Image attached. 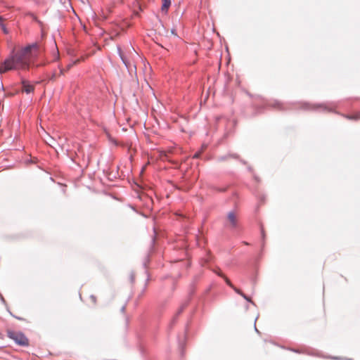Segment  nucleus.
I'll list each match as a JSON object with an SVG mask.
<instances>
[{
	"label": "nucleus",
	"mask_w": 360,
	"mask_h": 360,
	"mask_svg": "<svg viewBox=\"0 0 360 360\" xmlns=\"http://www.w3.org/2000/svg\"><path fill=\"white\" fill-rule=\"evenodd\" d=\"M39 53L37 44L29 45L17 52H13L0 64V73L3 74L12 70H27L33 58Z\"/></svg>",
	"instance_id": "nucleus-1"
},
{
	"label": "nucleus",
	"mask_w": 360,
	"mask_h": 360,
	"mask_svg": "<svg viewBox=\"0 0 360 360\" xmlns=\"http://www.w3.org/2000/svg\"><path fill=\"white\" fill-rule=\"evenodd\" d=\"M7 336L13 340L17 345L22 347H27L30 344L29 339L21 331L12 329L6 330Z\"/></svg>",
	"instance_id": "nucleus-2"
},
{
	"label": "nucleus",
	"mask_w": 360,
	"mask_h": 360,
	"mask_svg": "<svg viewBox=\"0 0 360 360\" xmlns=\"http://www.w3.org/2000/svg\"><path fill=\"white\" fill-rule=\"evenodd\" d=\"M238 224V216L236 212H230L227 215L226 226L231 229L236 228Z\"/></svg>",
	"instance_id": "nucleus-3"
},
{
	"label": "nucleus",
	"mask_w": 360,
	"mask_h": 360,
	"mask_svg": "<svg viewBox=\"0 0 360 360\" xmlns=\"http://www.w3.org/2000/svg\"><path fill=\"white\" fill-rule=\"evenodd\" d=\"M22 91L25 92L26 94H30L33 92L34 90V85L31 84L28 81L22 79Z\"/></svg>",
	"instance_id": "nucleus-4"
},
{
	"label": "nucleus",
	"mask_w": 360,
	"mask_h": 360,
	"mask_svg": "<svg viewBox=\"0 0 360 360\" xmlns=\"http://www.w3.org/2000/svg\"><path fill=\"white\" fill-rule=\"evenodd\" d=\"M84 59L83 58H81V59H77L76 60H75L72 63H70L67 65V67L64 69V68H60V72H59V75H63L65 74V72H68V70H70V68L75 65H77L78 64L81 60H83Z\"/></svg>",
	"instance_id": "nucleus-5"
},
{
	"label": "nucleus",
	"mask_w": 360,
	"mask_h": 360,
	"mask_svg": "<svg viewBox=\"0 0 360 360\" xmlns=\"http://www.w3.org/2000/svg\"><path fill=\"white\" fill-rule=\"evenodd\" d=\"M344 117L351 120H360V112H356L350 115H345Z\"/></svg>",
	"instance_id": "nucleus-6"
},
{
	"label": "nucleus",
	"mask_w": 360,
	"mask_h": 360,
	"mask_svg": "<svg viewBox=\"0 0 360 360\" xmlns=\"http://www.w3.org/2000/svg\"><path fill=\"white\" fill-rule=\"evenodd\" d=\"M162 5L161 7V10L162 12L167 13L169 7L171 5V0H162Z\"/></svg>",
	"instance_id": "nucleus-7"
},
{
	"label": "nucleus",
	"mask_w": 360,
	"mask_h": 360,
	"mask_svg": "<svg viewBox=\"0 0 360 360\" xmlns=\"http://www.w3.org/2000/svg\"><path fill=\"white\" fill-rule=\"evenodd\" d=\"M89 300L93 304L96 305L97 304V297L96 295H90Z\"/></svg>",
	"instance_id": "nucleus-8"
},
{
	"label": "nucleus",
	"mask_w": 360,
	"mask_h": 360,
	"mask_svg": "<svg viewBox=\"0 0 360 360\" xmlns=\"http://www.w3.org/2000/svg\"><path fill=\"white\" fill-rule=\"evenodd\" d=\"M221 277L224 278L227 285H229L231 288H233V285L231 283V281L225 276V275L221 274Z\"/></svg>",
	"instance_id": "nucleus-9"
},
{
	"label": "nucleus",
	"mask_w": 360,
	"mask_h": 360,
	"mask_svg": "<svg viewBox=\"0 0 360 360\" xmlns=\"http://www.w3.org/2000/svg\"><path fill=\"white\" fill-rule=\"evenodd\" d=\"M60 75L59 74H56V73H53V75H51L50 79L52 80V81H56Z\"/></svg>",
	"instance_id": "nucleus-10"
},
{
	"label": "nucleus",
	"mask_w": 360,
	"mask_h": 360,
	"mask_svg": "<svg viewBox=\"0 0 360 360\" xmlns=\"http://www.w3.org/2000/svg\"><path fill=\"white\" fill-rule=\"evenodd\" d=\"M0 27L2 30V31L5 33V34H8V30H7V28L6 27V25H4V23H1L0 25Z\"/></svg>",
	"instance_id": "nucleus-11"
},
{
	"label": "nucleus",
	"mask_w": 360,
	"mask_h": 360,
	"mask_svg": "<svg viewBox=\"0 0 360 360\" xmlns=\"http://www.w3.org/2000/svg\"><path fill=\"white\" fill-rule=\"evenodd\" d=\"M232 288L233 289V290H234L236 293L239 294L240 295H241V296H242V295H243V292L240 289H238V288H236L234 285H233V288Z\"/></svg>",
	"instance_id": "nucleus-12"
},
{
	"label": "nucleus",
	"mask_w": 360,
	"mask_h": 360,
	"mask_svg": "<svg viewBox=\"0 0 360 360\" xmlns=\"http://www.w3.org/2000/svg\"><path fill=\"white\" fill-rule=\"evenodd\" d=\"M120 57H121V58H122V60L123 63L125 64V65H126L127 68H129V63H128V62L126 60V59L123 57V56L122 55V53H120Z\"/></svg>",
	"instance_id": "nucleus-13"
},
{
	"label": "nucleus",
	"mask_w": 360,
	"mask_h": 360,
	"mask_svg": "<svg viewBox=\"0 0 360 360\" xmlns=\"http://www.w3.org/2000/svg\"><path fill=\"white\" fill-rule=\"evenodd\" d=\"M242 297H243L244 299H245L247 301L252 302L251 299H250L249 297H248L247 295H245L244 293H243V295H242Z\"/></svg>",
	"instance_id": "nucleus-14"
},
{
	"label": "nucleus",
	"mask_w": 360,
	"mask_h": 360,
	"mask_svg": "<svg viewBox=\"0 0 360 360\" xmlns=\"http://www.w3.org/2000/svg\"><path fill=\"white\" fill-rule=\"evenodd\" d=\"M199 156H200V153H196L193 155V158H198Z\"/></svg>",
	"instance_id": "nucleus-15"
},
{
	"label": "nucleus",
	"mask_w": 360,
	"mask_h": 360,
	"mask_svg": "<svg viewBox=\"0 0 360 360\" xmlns=\"http://www.w3.org/2000/svg\"><path fill=\"white\" fill-rule=\"evenodd\" d=\"M1 23H4V19H3V18L1 16H0V25Z\"/></svg>",
	"instance_id": "nucleus-16"
},
{
	"label": "nucleus",
	"mask_w": 360,
	"mask_h": 360,
	"mask_svg": "<svg viewBox=\"0 0 360 360\" xmlns=\"http://www.w3.org/2000/svg\"><path fill=\"white\" fill-rule=\"evenodd\" d=\"M218 275L221 276V274H223L221 272H217Z\"/></svg>",
	"instance_id": "nucleus-17"
}]
</instances>
